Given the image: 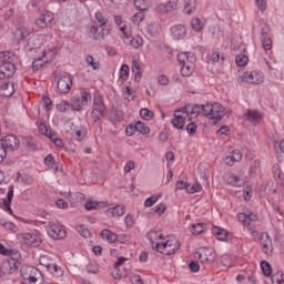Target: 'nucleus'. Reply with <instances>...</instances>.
<instances>
[{
  "label": "nucleus",
  "mask_w": 284,
  "mask_h": 284,
  "mask_svg": "<svg viewBox=\"0 0 284 284\" xmlns=\"http://www.w3.org/2000/svg\"><path fill=\"white\" fill-rule=\"evenodd\" d=\"M171 123L176 130H183V128H185V116H183V114L174 113V118L171 120Z\"/></svg>",
  "instance_id": "aec40b11"
},
{
  "label": "nucleus",
  "mask_w": 284,
  "mask_h": 284,
  "mask_svg": "<svg viewBox=\"0 0 284 284\" xmlns=\"http://www.w3.org/2000/svg\"><path fill=\"white\" fill-rule=\"evenodd\" d=\"M77 232H79V234H81V236L84 239H89L90 236V230H88L83 224L77 226Z\"/></svg>",
  "instance_id": "5fc2aeb1"
},
{
  "label": "nucleus",
  "mask_w": 284,
  "mask_h": 284,
  "mask_svg": "<svg viewBox=\"0 0 284 284\" xmlns=\"http://www.w3.org/2000/svg\"><path fill=\"white\" fill-rule=\"evenodd\" d=\"M132 284H143V278H141V275H132L130 278Z\"/></svg>",
  "instance_id": "338daca9"
},
{
  "label": "nucleus",
  "mask_w": 284,
  "mask_h": 284,
  "mask_svg": "<svg viewBox=\"0 0 284 284\" xmlns=\"http://www.w3.org/2000/svg\"><path fill=\"white\" fill-rule=\"evenodd\" d=\"M194 72V64H181V74L182 77H192Z\"/></svg>",
  "instance_id": "c9c22d12"
},
{
  "label": "nucleus",
  "mask_w": 284,
  "mask_h": 284,
  "mask_svg": "<svg viewBox=\"0 0 284 284\" xmlns=\"http://www.w3.org/2000/svg\"><path fill=\"white\" fill-rule=\"evenodd\" d=\"M201 190H203V186L201 185V183L195 182L193 183L192 186H189V189H186L187 194H196V192H201Z\"/></svg>",
  "instance_id": "09e8293b"
},
{
  "label": "nucleus",
  "mask_w": 284,
  "mask_h": 284,
  "mask_svg": "<svg viewBox=\"0 0 284 284\" xmlns=\"http://www.w3.org/2000/svg\"><path fill=\"white\" fill-rule=\"evenodd\" d=\"M264 77L261 71H246L242 75L243 83H251V85H261L263 83Z\"/></svg>",
  "instance_id": "0eeeda50"
},
{
  "label": "nucleus",
  "mask_w": 284,
  "mask_h": 284,
  "mask_svg": "<svg viewBox=\"0 0 284 284\" xmlns=\"http://www.w3.org/2000/svg\"><path fill=\"white\" fill-rule=\"evenodd\" d=\"M194 255L197 256V258H200V261H202V263H209L210 256H212V251H210L207 248H203L199 252H195Z\"/></svg>",
  "instance_id": "cd10ccee"
},
{
  "label": "nucleus",
  "mask_w": 284,
  "mask_h": 284,
  "mask_svg": "<svg viewBox=\"0 0 284 284\" xmlns=\"http://www.w3.org/2000/svg\"><path fill=\"white\" fill-rule=\"evenodd\" d=\"M161 32V26L159 23H151L146 27V34L149 37H156Z\"/></svg>",
  "instance_id": "473e14b6"
},
{
  "label": "nucleus",
  "mask_w": 284,
  "mask_h": 284,
  "mask_svg": "<svg viewBox=\"0 0 284 284\" xmlns=\"http://www.w3.org/2000/svg\"><path fill=\"white\" fill-rule=\"evenodd\" d=\"M273 176L278 185H284V174L283 171H281V165H273Z\"/></svg>",
  "instance_id": "b1692460"
},
{
  "label": "nucleus",
  "mask_w": 284,
  "mask_h": 284,
  "mask_svg": "<svg viewBox=\"0 0 284 284\" xmlns=\"http://www.w3.org/2000/svg\"><path fill=\"white\" fill-rule=\"evenodd\" d=\"M83 103L81 102V98L80 97H74L71 100V108L72 110H75L77 112H81V110L83 109Z\"/></svg>",
  "instance_id": "79ce46f5"
},
{
  "label": "nucleus",
  "mask_w": 284,
  "mask_h": 284,
  "mask_svg": "<svg viewBox=\"0 0 284 284\" xmlns=\"http://www.w3.org/2000/svg\"><path fill=\"white\" fill-rule=\"evenodd\" d=\"M48 234L51 236V239L61 240L65 239V230H63L61 226L57 224H50L48 229Z\"/></svg>",
  "instance_id": "f8f14e48"
},
{
  "label": "nucleus",
  "mask_w": 284,
  "mask_h": 284,
  "mask_svg": "<svg viewBox=\"0 0 284 284\" xmlns=\"http://www.w3.org/2000/svg\"><path fill=\"white\" fill-rule=\"evenodd\" d=\"M106 212H110L112 216H123L125 214V205L119 204L114 207H110Z\"/></svg>",
  "instance_id": "2f4dec72"
},
{
  "label": "nucleus",
  "mask_w": 284,
  "mask_h": 284,
  "mask_svg": "<svg viewBox=\"0 0 284 284\" xmlns=\"http://www.w3.org/2000/svg\"><path fill=\"white\" fill-rule=\"evenodd\" d=\"M57 110H59V112H68V110H70V103L67 101H61L59 104H57Z\"/></svg>",
  "instance_id": "680f3d73"
},
{
  "label": "nucleus",
  "mask_w": 284,
  "mask_h": 284,
  "mask_svg": "<svg viewBox=\"0 0 284 284\" xmlns=\"http://www.w3.org/2000/svg\"><path fill=\"white\" fill-rule=\"evenodd\" d=\"M135 132H140L141 134H150V126L145 125V123L138 121L134 124Z\"/></svg>",
  "instance_id": "e433bc0d"
},
{
  "label": "nucleus",
  "mask_w": 284,
  "mask_h": 284,
  "mask_svg": "<svg viewBox=\"0 0 284 284\" xmlns=\"http://www.w3.org/2000/svg\"><path fill=\"white\" fill-rule=\"evenodd\" d=\"M20 239L26 243V245H32L33 247H39V245H41V239L30 233H22Z\"/></svg>",
  "instance_id": "2eb2a0df"
},
{
  "label": "nucleus",
  "mask_w": 284,
  "mask_h": 284,
  "mask_svg": "<svg viewBox=\"0 0 284 284\" xmlns=\"http://www.w3.org/2000/svg\"><path fill=\"white\" fill-rule=\"evenodd\" d=\"M260 267L264 274V276L270 277L272 276V265L268 264L267 261H262Z\"/></svg>",
  "instance_id": "a19ab883"
},
{
  "label": "nucleus",
  "mask_w": 284,
  "mask_h": 284,
  "mask_svg": "<svg viewBox=\"0 0 284 284\" xmlns=\"http://www.w3.org/2000/svg\"><path fill=\"white\" fill-rule=\"evenodd\" d=\"M159 199H161V194L152 195V196L148 197L144 202V206L152 207V205H154V203H156V201H159Z\"/></svg>",
  "instance_id": "8fccbe9b"
},
{
  "label": "nucleus",
  "mask_w": 284,
  "mask_h": 284,
  "mask_svg": "<svg viewBox=\"0 0 284 284\" xmlns=\"http://www.w3.org/2000/svg\"><path fill=\"white\" fill-rule=\"evenodd\" d=\"M85 210L92 211V210H99L101 207H105V202H97L92 199L88 200L84 204Z\"/></svg>",
  "instance_id": "bb28decb"
},
{
  "label": "nucleus",
  "mask_w": 284,
  "mask_h": 284,
  "mask_svg": "<svg viewBox=\"0 0 284 284\" xmlns=\"http://www.w3.org/2000/svg\"><path fill=\"white\" fill-rule=\"evenodd\" d=\"M100 236L105 239L108 243H116V240L119 239V235L108 229H104L101 231Z\"/></svg>",
  "instance_id": "412c9836"
},
{
  "label": "nucleus",
  "mask_w": 284,
  "mask_h": 284,
  "mask_svg": "<svg viewBox=\"0 0 284 284\" xmlns=\"http://www.w3.org/2000/svg\"><path fill=\"white\" fill-rule=\"evenodd\" d=\"M227 114L225 108L219 103L214 102L211 108V119H214L215 121H221L223 116Z\"/></svg>",
  "instance_id": "9b49d317"
},
{
  "label": "nucleus",
  "mask_w": 284,
  "mask_h": 284,
  "mask_svg": "<svg viewBox=\"0 0 284 284\" xmlns=\"http://www.w3.org/2000/svg\"><path fill=\"white\" fill-rule=\"evenodd\" d=\"M14 72H17V68L12 62V53L7 52L4 61L0 62V81L1 79H10L14 77Z\"/></svg>",
  "instance_id": "f03ea898"
},
{
  "label": "nucleus",
  "mask_w": 284,
  "mask_h": 284,
  "mask_svg": "<svg viewBox=\"0 0 284 284\" xmlns=\"http://www.w3.org/2000/svg\"><path fill=\"white\" fill-rule=\"evenodd\" d=\"M95 20L100 28H106L109 20L105 16H103V13L95 12Z\"/></svg>",
  "instance_id": "37998d69"
},
{
  "label": "nucleus",
  "mask_w": 284,
  "mask_h": 284,
  "mask_svg": "<svg viewBox=\"0 0 284 284\" xmlns=\"http://www.w3.org/2000/svg\"><path fill=\"white\" fill-rule=\"evenodd\" d=\"M54 80L57 81V88L61 94H68L72 90V78L69 73L62 75L54 74Z\"/></svg>",
  "instance_id": "7ed1b4c3"
},
{
  "label": "nucleus",
  "mask_w": 284,
  "mask_h": 284,
  "mask_svg": "<svg viewBox=\"0 0 284 284\" xmlns=\"http://www.w3.org/2000/svg\"><path fill=\"white\" fill-rule=\"evenodd\" d=\"M105 104H100L98 106H93V110L91 112V119H93V122L97 123L101 119V116H105Z\"/></svg>",
  "instance_id": "6ab92c4d"
},
{
  "label": "nucleus",
  "mask_w": 284,
  "mask_h": 284,
  "mask_svg": "<svg viewBox=\"0 0 284 284\" xmlns=\"http://www.w3.org/2000/svg\"><path fill=\"white\" fill-rule=\"evenodd\" d=\"M43 63H45V60H43V58L36 59L32 62V70L34 71L41 70V68H43Z\"/></svg>",
  "instance_id": "6e6d98bb"
},
{
  "label": "nucleus",
  "mask_w": 284,
  "mask_h": 284,
  "mask_svg": "<svg viewBox=\"0 0 284 284\" xmlns=\"http://www.w3.org/2000/svg\"><path fill=\"white\" fill-rule=\"evenodd\" d=\"M202 114L203 116H207L209 119H212V104H202Z\"/></svg>",
  "instance_id": "603ef678"
},
{
  "label": "nucleus",
  "mask_w": 284,
  "mask_h": 284,
  "mask_svg": "<svg viewBox=\"0 0 284 284\" xmlns=\"http://www.w3.org/2000/svg\"><path fill=\"white\" fill-rule=\"evenodd\" d=\"M28 37H30V30H28L26 27L17 28L13 31V39L14 41H18V43L21 41H26Z\"/></svg>",
  "instance_id": "a211bd4d"
},
{
  "label": "nucleus",
  "mask_w": 284,
  "mask_h": 284,
  "mask_svg": "<svg viewBox=\"0 0 284 284\" xmlns=\"http://www.w3.org/2000/svg\"><path fill=\"white\" fill-rule=\"evenodd\" d=\"M133 3L140 12H146V10H150V0H133Z\"/></svg>",
  "instance_id": "7c9ffc66"
},
{
  "label": "nucleus",
  "mask_w": 284,
  "mask_h": 284,
  "mask_svg": "<svg viewBox=\"0 0 284 284\" xmlns=\"http://www.w3.org/2000/svg\"><path fill=\"white\" fill-rule=\"evenodd\" d=\"M153 212H155V214H164V212L168 210V205H165L164 203H161L160 205L155 206L154 209H152Z\"/></svg>",
  "instance_id": "0e129e2a"
},
{
  "label": "nucleus",
  "mask_w": 284,
  "mask_h": 284,
  "mask_svg": "<svg viewBox=\"0 0 284 284\" xmlns=\"http://www.w3.org/2000/svg\"><path fill=\"white\" fill-rule=\"evenodd\" d=\"M171 34L175 41H181L187 34V29L183 24H178L171 28Z\"/></svg>",
  "instance_id": "f3484780"
},
{
  "label": "nucleus",
  "mask_w": 284,
  "mask_h": 284,
  "mask_svg": "<svg viewBox=\"0 0 284 284\" xmlns=\"http://www.w3.org/2000/svg\"><path fill=\"white\" fill-rule=\"evenodd\" d=\"M132 72L135 73V81H141V78L143 75L141 74V65H139V62L136 60L132 61Z\"/></svg>",
  "instance_id": "ea45409f"
},
{
  "label": "nucleus",
  "mask_w": 284,
  "mask_h": 284,
  "mask_svg": "<svg viewBox=\"0 0 284 284\" xmlns=\"http://www.w3.org/2000/svg\"><path fill=\"white\" fill-rule=\"evenodd\" d=\"M190 114H191V116H199L200 114H203L202 105L201 104H192Z\"/></svg>",
  "instance_id": "de8ad7c7"
},
{
  "label": "nucleus",
  "mask_w": 284,
  "mask_h": 284,
  "mask_svg": "<svg viewBox=\"0 0 284 284\" xmlns=\"http://www.w3.org/2000/svg\"><path fill=\"white\" fill-rule=\"evenodd\" d=\"M242 159L243 154L241 153V151L235 150L224 156V163L225 165L232 166L235 163H239Z\"/></svg>",
  "instance_id": "4468645a"
},
{
  "label": "nucleus",
  "mask_w": 284,
  "mask_h": 284,
  "mask_svg": "<svg viewBox=\"0 0 284 284\" xmlns=\"http://www.w3.org/2000/svg\"><path fill=\"white\" fill-rule=\"evenodd\" d=\"M20 258L21 253H19V251L13 252L10 257L3 261L1 266L2 273H4L7 276L14 274V272L21 267V262H19Z\"/></svg>",
  "instance_id": "f257e3e1"
},
{
  "label": "nucleus",
  "mask_w": 284,
  "mask_h": 284,
  "mask_svg": "<svg viewBox=\"0 0 284 284\" xmlns=\"http://www.w3.org/2000/svg\"><path fill=\"white\" fill-rule=\"evenodd\" d=\"M180 65H190L196 62V55L193 52H182L178 54Z\"/></svg>",
  "instance_id": "ddd939ff"
},
{
  "label": "nucleus",
  "mask_w": 284,
  "mask_h": 284,
  "mask_svg": "<svg viewBox=\"0 0 284 284\" xmlns=\"http://www.w3.org/2000/svg\"><path fill=\"white\" fill-rule=\"evenodd\" d=\"M181 247V243L176 237H170L164 243L161 244V254H166V256H172V254H176Z\"/></svg>",
  "instance_id": "20e7f679"
},
{
  "label": "nucleus",
  "mask_w": 284,
  "mask_h": 284,
  "mask_svg": "<svg viewBox=\"0 0 284 284\" xmlns=\"http://www.w3.org/2000/svg\"><path fill=\"white\" fill-rule=\"evenodd\" d=\"M227 183L229 185H233V187H243V185H245V180L236 175H231L227 178Z\"/></svg>",
  "instance_id": "c85d7f7f"
},
{
  "label": "nucleus",
  "mask_w": 284,
  "mask_h": 284,
  "mask_svg": "<svg viewBox=\"0 0 284 284\" xmlns=\"http://www.w3.org/2000/svg\"><path fill=\"white\" fill-rule=\"evenodd\" d=\"M203 230H205V226L201 223L192 224V233L193 234H203Z\"/></svg>",
  "instance_id": "bf43d9fd"
},
{
  "label": "nucleus",
  "mask_w": 284,
  "mask_h": 284,
  "mask_svg": "<svg viewBox=\"0 0 284 284\" xmlns=\"http://www.w3.org/2000/svg\"><path fill=\"white\" fill-rule=\"evenodd\" d=\"M43 43V40L41 39L40 36H32L29 39V45H31L32 48H41Z\"/></svg>",
  "instance_id": "c03bdc74"
},
{
  "label": "nucleus",
  "mask_w": 284,
  "mask_h": 284,
  "mask_svg": "<svg viewBox=\"0 0 284 284\" xmlns=\"http://www.w3.org/2000/svg\"><path fill=\"white\" fill-rule=\"evenodd\" d=\"M196 10V0H187L184 6V13L192 14Z\"/></svg>",
  "instance_id": "58836bf2"
},
{
  "label": "nucleus",
  "mask_w": 284,
  "mask_h": 284,
  "mask_svg": "<svg viewBox=\"0 0 284 284\" xmlns=\"http://www.w3.org/2000/svg\"><path fill=\"white\" fill-rule=\"evenodd\" d=\"M140 116L144 119V121H150V119H154V112L150 111L149 109H141Z\"/></svg>",
  "instance_id": "49530a36"
},
{
  "label": "nucleus",
  "mask_w": 284,
  "mask_h": 284,
  "mask_svg": "<svg viewBox=\"0 0 284 284\" xmlns=\"http://www.w3.org/2000/svg\"><path fill=\"white\" fill-rule=\"evenodd\" d=\"M118 243H130V235L120 234L116 239Z\"/></svg>",
  "instance_id": "774afa93"
},
{
  "label": "nucleus",
  "mask_w": 284,
  "mask_h": 284,
  "mask_svg": "<svg viewBox=\"0 0 284 284\" xmlns=\"http://www.w3.org/2000/svg\"><path fill=\"white\" fill-rule=\"evenodd\" d=\"M191 28L194 30V32H201L203 28H205V23L199 18L191 19Z\"/></svg>",
  "instance_id": "72a5a7b5"
},
{
  "label": "nucleus",
  "mask_w": 284,
  "mask_h": 284,
  "mask_svg": "<svg viewBox=\"0 0 284 284\" xmlns=\"http://www.w3.org/2000/svg\"><path fill=\"white\" fill-rule=\"evenodd\" d=\"M39 263L40 265H42V267H47V270H50V267H52V265L54 264L50 255H41L39 258Z\"/></svg>",
  "instance_id": "f704fd0d"
},
{
  "label": "nucleus",
  "mask_w": 284,
  "mask_h": 284,
  "mask_svg": "<svg viewBox=\"0 0 284 284\" xmlns=\"http://www.w3.org/2000/svg\"><path fill=\"white\" fill-rule=\"evenodd\" d=\"M128 77H130V67L128 64H122L120 69V79H123L125 81Z\"/></svg>",
  "instance_id": "3c124183"
},
{
  "label": "nucleus",
  "mask_w": 284,
  "mask_h": 284,
  "mask_svg": "<svg viewBox=\"0 0 284 284\" xmlns=\"http://www.w3.org/2000/svg\"><path fill=\"white\" fill-rule=\"evenodd\" d=\"M2 226L4 230H9V232H17L19 230V226L12 222H3Z\"/></svg>",
  "instance_id": "4d7b16f0"
},
{
  "label": "nucleus",
  "mask_w": 284,
  "mask_h": 284,
  "mask_svg": "<svg viewBox=\"0 0 284 284\" xmlns=\"http://www.w3.org/2000/svg\"><path fill=\"white\" fill-rule=\"evenodd\" d=\"M247 61H250V58H247V55L245 54H239L235 57L236 65H239L240 68H243V65H247Z\"/></svg>",
  "instance_id": "a18cd8bd"
},
{
  "label": "nucleus",
  "mask_w": 284,
  "mask_h": 284,
  "mask_svg": "<svg viewBox=\"0 0 284 284\" xmlns=\"http://www.w3.org/2000/svg\"><path fill=\"white\" fill-rule=\"evenodd\" d=\"M179 6V0H169L166 3H160L158 6L159 12H162L163 14L168 12H174Z\"/></svg>",
  "instance_id": "dca6fc26"
},
{
  "label": "nucleus",
  "mask_w": 284,
  "mask_h": 284,
  "mask_svg": "<svg viewBox=\"0 0 284 284\" xmlns=\"http://www.w3.org/2000/svg\"><path fill=\"white\" fill-rule=\"evenodd\" d=\"M19 139L17 136L9 134L0 139V145L7 152H14V150H19Z\"/></svg>",
  "instance_id": "6e6552de"
},
{
  "label": "nucleus",
  "mask_w": 284,
  "mask_h": 284,
  "mask_svg": "<svg viewBox=\"0 0 284 284\" xmlns=\"http://www.w3.org/2000/svg\"><path fill=\"white\" fill-rule=\"evenodd\" d=\"M39 19L42 21V23H44V27L47 28L48 24L52 23L54 16L52 14V12L45 11L39 17Z\"/></svg>",
  "instance_id": "4c0bfd02"
},
{
  "label": "nucleus",
  "mask_w": 284,
  "mask_h": 284,
  "mask_svg": "<svg viewBox=\"0 0 284 284\" xmlns=\"http://www.w3.org/2000/svg\"><path fill=\"white\" fill-rule=\"evenodd\" d=\"M260 39L264 50H270L272 48V38H270V26L267 23L261 24Z\"/></svg>",
  "instance_id": "1a4fd4ad"
},
{
  "label": "nucleus",
  "mask_w": 284,
  "mask_h": 284,
  "mask_svg": "<svg viewBox=\"0 0 284 284\" xmlns=\"http://www.w3.org/2000/svg\"><path fill=\"white\" fill-rule=\"evenodd\" d=\"M212 234L217 239V241H226L227 239V231L219 226L212 227Z\"/></svg>",
  "instance_id": "393cba45"
},
{
  "label": "nucleus",
  "mask_w": 284,
  "mask_h": 284,
  "mask_svg": "<svg viewBox=\"0 0 284 284\" xmlns=\"http://www.w3.org/2000/svg\"><path fill=\"white\" fill-rule=\"evenodd\" d=\"M13 196H14V186H10L7 193V199L3 200V205L7 212H9V214H12V207H10V204L12 203Z\"/></svg>",
  "instance_id": "4be33fe9"
},
{
  "label": "nucleus",
  "mask_w": 284,
  "mask_h": 284,
  "mask_svg": "<svg viewBox=\"0 0 284 284\" xmlns=\"http://www.w3.org/2000/svg\"><path fill=\"white\" fill-rule=\"evenodd\" d=\"M21 278L29 284L37 283V276L41 274L40 271H38L34 266H22L20 268Z\"/></svg>",
  "instance_id": "39448f33"
},
{
  "label": "nucleus",
  "mask_w": 284,
  "mask_h": 284,
  "mask_svg": "<svg viewBox=\"0 0 284 284\" xmlns=\"http://www.w3.org/2000/svg\"><path fill=\"white\" fill-rule=\"evenodd\" d=\"M17 182L22 183L23 185H32V183H34V178H32V175H28L26 173L18 172L17 173Z\"/></svg>",
  "instance_id": "5701e85b"
},
{
  "label": "nucleus",
  "mask_w": 284,
  "mask_h": 284,
  "mask_svg": "<svg viewBox=\"0 0 284 284\" xmlns=\"http://www.w3.org/2000/svg\"><path fill=\"white\" fill-rule=\"evenodd\" d=\"M120 30L122 32V39L125 45H131L135 50L143 45V38H141V36L133 37L131 33L125 31V27H121Z\"/></svg>",
  "instance_id": "423d86ee"
},
{
  "label": "nucleus",
  "mask_w": 284,
  "mask_h": 284,
  "mask_svg": "<svg viewBox=\"0 0 284 284\" xmlns=\"http://www.w3.org/2000/svg\"><path fill=\"white\" fill-rule=\"evenodd\" d=\"M90 33L95 41H101V39H105V36L110 34V29L93 24L90 27Z\"/></svg>",
  "instance_id": "9d476101"
},
{
  "label": "nucleus",
  "mask_w": 284,
  "mask_h": 284,
  "mask_svg": "<svg viewBox=\"0 0 284 284\" xmlns=\"http://www.w3.org/2000/svg\"><path fill=\"white\" fill-rule=\"evenodd\" d=\"M197 125L194 122H191L186 125V132L187 134H196Z\"/></svg>",
  "instance_id": "69168bd1"
},
{
  "label": "nucleus",
  "mask_w": 284,
  "mask_h": 284,
  "mask_svg": "<svg viewBox=\"0 0 284 284\" xmlns=\"http://www.w3.org/2000/svg\"><path fill=\"white\" fill-rule=\"evenodd\" d=\"M87 271L89 274H99V266H97V263H89L87 265Z\"/></svg>",
  "instance_id": "e2e57ef3"
},
{
  "label": "nucleus",
  "mask_w": 284,
  "mask_h": 284,
  "mask_svg": "<svg viewBox=\"0 0 284 284\" xmlns=\"http://www.w3.org/2000/svg\"><path fill=\"white\" fill-rule=\"evenodd\" d=\"M237 219H239L240 223H244V225L247 226V230H252V224L254 223V222H252V215L245 214V213H240L237 215Z\"/></svg>",
  "instance_id": "c756f323"
},
{
  "label": "nucleus",
  "mask_w": 284,
  "mask_h": 284,
  "mask_svg": "<svg viewBox=\"0 0 284 284\" xmlns=\"http://www.w3.org/2000/svg\"><path fill=\"white\" fill-rule=\"evenodd\" d=\"M244 116H246L247 121L251 123H256L260 119H263V114L256 110H248Z\"/></svg>",
  "instance_id": "a878e982"
},
{
  "label": "nucleus",
  "mask_w": 284,
  "mask_h": 284,
  "mask_svg": "<svg viewBox=\"0 0 284 284\" xmlns=\"http://www.w3.org/2000/svg\"><path fill=\"white\" fill-rule=\"evenodd\" d=\"M85 61L88 65L92 67V70H99V63L94 62V57L92 55H87Z\"/></svg>",
  "instance_id": "052dcab7"
},
{
  "label": "nucleus",
  "mask_w": 284,
  "mask_h": 284,
  "mask_svg": "<svg viewBox=\"0 0 284 284\" xmlns=\"http://www.w3.org/2000/svg\"><path fill=\"white\" fill-rule=\"evenodd\" d=\"M123 97L126 101H134V91L126 87V90L123 92Z\"/></svg>",
  "instance_id": "13d9d810"
},
{
  "label": "nucleus",
  "mask_w": 284,
  "mask_h": 284,
  "mask_svg": "<svg viewBox=\"0 0 284 284\" xmlns=\"http://www.w3.org/2000/svg\"><path fill=\"white\" fill-rule=\"evenodd\" d=\"M79 98H80L82 105H88V101H92V94H90L87 91L81 92V95Z\"/></svg>",
  "instance_id": "864d4df0"
}]
</instances>
